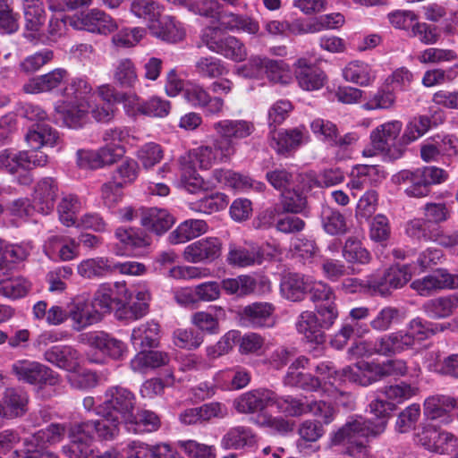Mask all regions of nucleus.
Masks as SVG:
<instances>
[{"mask_svg": "<svg viewBox=\"0 0 458 458\" xmlns=\"http://www.w3.org/2000/svg\"><path fill=\"white\" fill-rule=\"evenodd\" d=\"M303 134L299 129L285 131H271L269 145L278 154L284 155L297 148L302 142Z\"/></svg>", "mask_w": 458, "mask_h": 458, "instance_id": "obj_42", "label": "nucleus"}, {"mask_svg": "<svg viewBox=\"0 0 458 458\" xmlns=\"http://www.w3.org/2000/svg\"><path fill=\"white\" fill-rule=\"evenodd\" d=\"M68 315L73 321L72 327L76 331L101 320V312L95 310L91 303L81 299H76L71 303Z\"/></svg>", "mask_w": 458, "mask_h": 458, "instance_id": "obj_28", "label": "nucleus"}, {"mask_svg": "<svg viewBox=\"0 0 458 458\" xmlns=\"http://www.w3.org/2000/svg\"><path fill=\"white\" fill-rule=\"evenodd\" d=\"M80 429L75 423L69 430L70 444L63 447L64 454L69 458H89L92 454L91 443Z\"/></svg>", "mask_w": 458, "mask_h": 458, "instance_id": "obj_39", "label": "nucleus"}, {"mask_svg": "<svg viewBox=\"0 0 458 458\" xmlns=\"http://www.w3.org/2000/svg\"><path fill=\"white\" fill-rule=\"evenodd\" d=\"M222 242L216 237L199 240L185 248L184 257L191 262L215 260L221 254Z\"/></svg>", "mask_w": 458, "mask_h": 458, "instance_id": "obj_23", "label": "nucleus"}, {"mask_svg": "<svg viewBox=\"0 0 458 458\" xmlns=\"http://www.w3.org/2000/svg\"><path fill=\"white\" fill-rule=\"evenodd\" d=\"M87 344L99 350L103 354L114 360H120L126 352V345L106 332L98 331L85 335Z\"/></svg>", "mask_w": 458, "mask_h": 458, "instance_id": "obj_26", "label": "nucleus"}, {"mask_svg": "<svg viewBox=\"0 0 458 458\" xmlns=\"http://www.w3.org/2000/svg\"><path fill=\"white\" fill-rule=\"evenodd\" d=\"M295 77L299 86L305 90L321 89L327 80L325 72L311 64L306 58H300L295 63Z\"/></svg>", "mask_w": 458, "mask_h": 458, "instance_id": "obj_24", "label": "nucleus"}, {"mask_svg": "<svg viewBox=\"0 0 458 458\" xmlns=\"http://www.w3.org/2000/svg\"><path fill=\"white\" fill-rule=\"evenodd\" d=\"M409 326L413 340H415V344L451 327L450 323L433 324L424 322L420 318L411 319L409 322Z\"/></svg>", "mask_w": 458, "mask_h": 458, "instance_id": "obj_55", "label": "nucleus"}, {"mask_svg": "<svg viewBox=\"0 0 458 458\" xmlns=\"http://www.w3.org/2000/svg\"><path fill=\"white\" fill-rule=\"evenodd\" d=\"M411 287L421 296H429L444 289L458 288V274H452L445 268H437L420 279H416Z\"/></svg>", "mask_w": 458, "mask_h": 458, "instance_id": "obj_16", "label": "nucleus"}, {"mask_svg": "<svg viewBox=\"0 0 458 458\" xmlns=\"http://www.w3.org/2000/svg\"><path fill=\"white\" fill-rule=\"evenodd\" d=\"M403 128L399 121L385 123L370 133L371 147L365 148L362 153L365 157H373L377 154H382L391 160H395L403 157L404 148L396 141Z\"/></svg>", "mask_w": 458, "mask_h": 458, "instance_id": "obj_6", "label": "nucleus"}, {"mask_svg": "<svg viewBox=\"0 0 458 458\" xmlns=\"http://www.w3.org/2000/svg\"><path fill=\"white\" fill-rule=\"evenodd\" d=\"M448 178L445 170L437 166H424L415 170H402L394 176L404 192L412 198H424L430 194L433 185L445 182Z\"/></svg>", "mask_w": 458, "mask_h": 458, "instance_id": "obj_4", "label": "nucleus"}, {"mask_svg": "<svg viewBox=\"0 0 458 458\" xmlns=\"http://www.w3.org/2000/svg\"><path fill=\"white\" fill-rule=\"evenodd\" d=\"M174 223L173 216L165 209L152 208L140 211V225L157 235L167 232Z\"/></svg>", "mask_w": 458, "mask_h": 458, "instance_id": "obj_32", "label": "nucleus"}, {"mask_svg": "<svg viewBox=\"0 0 458 458\" xmlns=\"http://www.w3.org/2000/svg\"><path fill=\"white\" fill-rule=\"evenodd\" d=\"M25 28L38 32L46 21V13L41 0H23Z\"/></svg>", "mask_w": 458, "mask_h": 458, "instance_id": "obj_47", "label": "nucleus"}, {"mask_svg": "<svg viewBox=\"0 0 458 458\" xmlns=\"http://www.w3.org/2000/svg\"><path fill=\"white\" fill-rule=\"evenodd\" d=\"M415 442L428 451L449 454L458 447V438L453 433L428 424L415 435Z\"/></svg>", "mask_w": 458, "mask_h": 458, "instance_id": "obj_11", "label": "nucleus"}, {"mask_svg": "<svg viewBox=\"0 0 458 458\" xmlns=\"http://www.w3.org/2000/svg\"><path fill=\"white\" fill-rule=\"evenodd\" d=\"M146 230L144 227H119L114 235L127 250L141 251L152 244V237Z\"/></svg>", "mask_w": 458, "mask_h": 458, "instance_id": "obj_30", "label": "nucleus"}, {"mask_svg": "<svg viewBox=\"0 0 458 458\" xmlns=\"http://www.w3.org/2000/svg\"><path fill=\"white\" fill-rule=\"evenodd\" d=\"M320 216L323 229L327 233L340 235L347 233L346 219L340 211L330 207H325L321 211Z\"/></svg>", "mask_w": 458, "mask_h": 458, "instance_id": "obj_49", "label": "nucleus"}, {"mask_svg": "<svg viewBox=\"0 0 458 458\" xmlns=\"http://www.w3.org/2000/svg\"><path fill=\"white\" fill-rule=\"evenodd\" d=\"M293 188H289L283 191L281 205L285 212L289 213H300L301 212L307 204L306 196L303 194L304 187L300 189L294 185Z\"/></svg>", "mask_w": 458, "mask_h": 458, "instance_id": "obj_60", "label": "nucleus"}, {"mask_svg": "<svg viewBox=\"0 0 458 458\" xmlns=\"http://www.w3.org/2000/svg\"><path fill=\"white\" fill-rule=\"evenodd\" d=\"M58 187L51 177L40 180L34 191V208L43 215L49 214L55 207L57 198Z\"/></svg>", "mask_w": 458, "mask_h": 458, "instance_id": "obj_27", "label": "nucleus"}, {"mask_svg": "<svg viewBox=\"0 0 458 458\" xmlns=\"http://www.w3.org/2000/svg\"><path fill=\"white\" fill-rule=\"evenodd\" d=\"M307 293L311 301L316 303L317 312L323 318L324 326L330 327L338 317L334 290L325 282L318 281L313 284L309 283Z\"/></svg>", "mask_w": 458, "mask_h": 458, "instance_id": "obj_12", "label": "nucleus"}, {"mask_svg": "<svg viewBox=\"0 0 458 458\" xmlns=\"http://www.w3.org/2000/svg\"><path fill=\"white\" fill-rule=\"evenodd\" d=\"M309 287L304 276L297 273H288L284 276L280 284V291L284 298L292 301H301Z\"/></svg>", "mask_w": 458, "mask_h": 458, "instance_id": "obj_41", "label": "nucleus"}, {"mask_svg": "<svg viewBox=\"0 0 458 458\" xmlns=\"http://www.w3.org/2000/svg\"><path fill=\"white\" fill-rule=\"evenodd\" d=\"M164 7L154 0H133L131 12L138 18L155 24L162 16Z\"/></svg>", "mask_w": 458, "mask_h": 458, "instance_id": "obj_53", "label": "nucleus"}, {"mask_svg": "<svg viewBox=\"0 0 458 458\" xmlns=\"http://www.w3.org/2000/svg\"><path fill=\"white\" fill-rule=\"evenodd\" d=\"M402 316L399 309L392 306H386L381 309L377 315L370 320L369 327L376 332H386L393 325L401 321Z\"/></svg>", "mask_w": 458, "mask_h": 458, "instance_id": "obj_57", "label": "nucleus"}, {"mask_svg": "<svg viewBox=\"0 0 458 458\" xmlns=\"http://www.w3.org/2000/svg\"><path fill=\"white\" fill-rule=\"evenodd\" d=\"M342 256L349 264L368 265L372 260L370 252L356 237H348L342 248Z\"/></svg>", "mask_w": 458, "mask_h": 458, "instance_id": "obj_45", "label": "nucleus"}, {"mask_svg": "<svg viewBox=\"0 0 458 458\" xmlns=\"http://www.w3.org/2000/svg\"><path fill=\"white\" fill-rule=\"evenodd\" d=\"M169 362V355L161 351H147L139 352L131 360V368L133 371L145 372L148 369H157Z\"/></svg>", "mask_w": 458, "mask_h": 458, "instance_id": "obj_40", "label": "nucleus"}, {"mask_svg": "<svg viewBox=\"0 0 458 458\" xmlns=\"http://www.w3.org/2000/svg\"><path fill=\"white\" fill-rule=\"evenodd\" d=\"M101 418L96 420L84 421L78 424L88 439L92 442L95 437L100 440L110 441L114 439L120 431L122 420L106 414H98Z\"/></svg>", "mask_w": 458, "mask_h": 458, "instance_id": "obj_18", "label": "nucleus"}, {"mask_svg": "<svg viewBox=\"0 0 458 458\" xmlns=\"http://www.w3.org/2000/svg\"><path fill=\"white\" fill-rule=\"evenodd\" d=\"M430 119L428 116H420L414 118L406 125L402 137L399 140V145L405 147L424 135L430 128Z\"/></svg>", "mask_w": 458, "mask_h": 458, "instance_id": "obj_59", "label": "nucleus"}, {"mask_svg": "<svg viewBox=\"0 0 458 458\" xmlns=\"http://www.w3.org/2000/svg\"><path fill=\"white\" fill-rule=\"evenodd\" d=\"M369 332V329L366 325L360 322H349L348 319H345L339 331L335 335L331 343L336 349H342L347 344L352 337H362Z\"/></svg>", "mask_w": 458, "mask_h": 458, "instance_id": "obj_54", "label": "nucleus"}, {"mask_svg": "<svg viewBox=\"0 0 458 458\" xmlns=\"http://www.w3.org/2000/svg\"><path fill=\"white\" fill-rule=\"evenodd\" d=\"M128 424L133 425L136 432H153L159 428L160 420L155 412L141 410L132 412V420H128Z\"/></svg>", "mask_w": 458, "mask_h": 458, "instance_id": "obj_63", "label": "nucleus"}, {"mask_svg": "<svg viewBox=\"0 0 458 458\" xmlns=\"http://www.w3.org/2000/svg\"><path fill=\"white\" fill-rule=\"evenodd\" d=\"M92 93L93 88L89 82L79 77L73 78L64 88V96L74 99L72 106L57 107V112L66 126L76 129L86 123L90 107L89 98Z\"/></svg>", "mask_w": 458, "mask_h": 458, "instance_id": "obj_3", "label": "nucleus"}, {"mask_svg": "<svg viewBox=\"0 0 458 458\" xmlns=\"http://www.w3.org/2000/svg\"><path fill=\"white\" fill-rule=\"evenodd\" d=\"M256 442V437L250 428L237 426L232 428L223 437L222 444L225 448H243L251 446Z\"/></svg>", "mask_w": 458, "mask_h": 458, "instance_id": "obj_50", "label": "nucleus"}, {"mask_svg": "<svg viewBox=\"0 0 458 458\" xmlns=\"http://www.w3.org/2000/svg\"><path fill=\"white\" fill-rule=\"evenodd\" d=\"M115 270L121 274L137 276L145 271V266L138 262L111 263L107 259L97 258L85 259L77 267L78 274L89 279L101 277Z\"/></svg>", "mask_w": 458, "mask_h": 458, "instance_id": "obj_10", "label": "nucleus"}, {"mask_svg": "<svg viewBox=\"0 0 458 458\" xmlns=\"http://www.w3.org/2000/svg\"><path fill=\"white\" fill-rule=\"evenodd\" d=\"M458 308V294L440 296L428 300L422 305V310L431 319H442L451 317Z\"/></svg>", "mask_w": 458, "mask_h": 458, "instance_id": "obj_34", "label": "nucleus"}, {"mask_svg": "<svg viewBox=\"0 0 458 458\" xmlns=\"http://www.w3.org/2000/svg\"><path fill=\"white\" fill-rule=\"evenodd\" d=\"M71 25L76 30L92 33L109 34L117 29L116 21L104 11L91 9L71 19Z\"/></svg>", "mask_w": 458, "mask_h": 458, "instance_id": "obj_17", "label": "nucleus"}, {"mask_svg": "<svg viewBox=\"0 0 458 458\" xmlns=\"http://www.w3.org/2000/svg\"><path fill=\"white\" fill-rule=\"evenodd\" d=\"M65 433V428L60 424H50L44 429H40L31 437L26 439L30 445L39 446L47 445V444H54L59 442Z\"/></svg>", "mask_w": 458, "mask_h": 458, "instance_id": "obj_61", "label": "nucleus"}, {"mask_svg": "<svg viewBox=\"0 0 458 458\" xmlns=\"http://www.w3.org/2000/svg\"><path fill=\"white\" fill-rule=\"evenodd\" d=\"M194 72L201 78L215 79L224 75L226 69L220 59L214 56H206L196 61Z\"/></svg>", "mask_w": 458, "mask_h": 458, "instance_id": "obj_58", "label": "nucleus"}, {"mask_svg": "<svg viewBox=\"0 0 458 458\" xmlns=\"http://www.w3.org/2000/svg\"><path fill=\"white\" fill-rule=\"evenodd\" d=\"M342 375L350 382L362 386H370L383 379L380 363L364 360L344 368Z\"/></svg>", "mask_w": 458, "mask_h": 458, "instance_id": "obj_20", "label": "nucleus"}, {"mask_svg": "<svg viewBox=\"0 0 458 458\" xmlns=\"http://www.w3.org/2000/svg\"><path fill=\"white\" fill-rule=\"evenodd\" d=\"M321 324L318 322L316 314L312 311H303L300 314L296 321L297 331L303 335L308 342L321 345L326 341V335L323 331V318Z\"/></svg>", "mask_w": 458, "mask_h": 458, "instance_id": "obj_29", "label": "nucleus"}, {"mask_svg": "<svg viewBox=\"0 0 458 458\" xmlns=\"http://www.w3.org/2000/svg\"><path fill=\"white\" fill-rule=\"evenodd\" d=\"M455 400L446 395H433L424 402V415L428 420H436L440 419L441 422L447 424L451 421L448 412L455 407Z\"/></svg>", "mask_w": 458, "mask_h": 458, "instance_id": "obj_33", "label": "nucleus"}, {"mask_svg": "<svg viewBox=\"0 0 458 458\" xmlns=\"http://www.w3.org/2000/svg\"><path fill=\"white\" fill-rule=\"evenodd\" d=\"M275 393L268 389H254L246 392L234 400V408L240 413H254L273 406Z\"/></svg>", "mask_w": 458, "mask_h": 458, "instance_id": "obj_21", "label": "nucleus"}, {"mask_svg": "<svg viewBox=\"0 0 458 458\" xmlns=\"http://www.w3.org/2000/svg\"><path fill=\"white\" fill-rule=\"evenodd\" d=\"M372 342L375 355L385 357L402 353L412 349L415 345V340H413L409 324L404 330L382 335Z\"/></svg>", "mask_w": 458, "mask_h": 458, "instance_id": "obj_15", "label": "nucleus"}, {"mask_svg": "<svg viewBox=\"0 0 458 458\" xmlns=\"http://www.w3.org/2000/svg\"><path fill=\"white\" fill-rule=\"evenodd\" d=\"M436 226L427 222L424 218H414L407 222L406 234L419 242H432Z\"/></svg>", "mask_w": 458, "mask_h": 458, "instance_id": "obj_62", "label": "nucleus"}, {"mask_svg": "<svg viewBox=\"0 0 458 458\" xmlns=\"http://www.w3.org/2000/svg\"><path fill=\"white\" fill-rule=\"evenodd\" d=\"M218 138L213 141V150L218 162H228L236 153L235 140L250 136L255 131L252 122L247 120H220L214 123Z\"/></svg>", "mask_w": 458, "mask_h": 458, "instance_id": "obj_2", "label": "nucleus"}, {"mask_svg": "<svg viewBox=\"0 0 458 458\" xmlns=\"http://www.w3.org/2000/svg\"><path fill=\"white\" fill-rule=\"evenodd\" d=\"M134 408V394L126 388L114 386L106 392L105 401L98 406L97 413L113 416L128 425V420H132Z\"/></svg>", "mask_w": 458, "mask_h": 458, "instance_id": "obj_8", "label": "nucleus"}, {"mask_svg": "<svg viewBox=\"0 0 458 458\" xmlns=\"http://www.w3.org/2000/svg\"><path fill=\"white\" fill-rule=\"evenodd\" d=\"M114 286L119 294H123L118 298V301L122 304V312L125 318L136 320L148 314L149 305L147 301H133L131 303L132 294L128 292L125 286L121 283H115Z\"/></svg>", "mask_w": 458, "mask_h": 458, "instance_id": "obj_44", "label": "nucleus"}, {"mask_svg": "<svg viewBox=\"0 0 458 458\" xmlns=\"http://www.w3.org/2000/svg\"><path fill=\"white\" fill-rule=\"evenodd\" d=\"M264 259L262 249L253 243L239 245L230 243L226 257L227 263L234 267H249L260 265Z\"/></svg>", "mask_w": 458, "mask_h": 458, "instance_id": "obj_19", "label": "nucleus"}, {"mask_svg": "<svg viewBox=\"0 0 458 458\" xmlns=\"http://www.w3.org/2000/svg\"><path fill=\"white\" fill-rule=\"evenodd\" d=\"M47 361L69 372L76 371L81 363L80 352L70 345H55L44 353Z\"/></svg>", "mask_w": 458, "mask_h": 458, "instance_id": "obj_25", "label": "nucleus"}, {"mask_svg": "<svg viewBox=\"0 0 458 458\" xmlns=\"http://www.w3.org/2000/svg\"><path fill=\"white\" fill-rule=\"evenodd\" d=\"M25 139L31 149L19 152L10 149L2 150L0 152V170L5 168L13 174L20 170H31L46 165L47 155L39 149L43 146L54 147L56 145L59 136L57 131L48 124L38 123L29 130Z\"/></svg>", "mask_w": 458, "mask_h": 458, "instance_id": "obj_1", "label": "nucleus"}, {"mask_svg": "<svg viewBox=\"0 0 458 458\" xmlns=\"http://www.w3.org/2000/svg\"><path fill=\"white\" fill-rule=\"evenodd\" d=\"M215 162H218V160L211 146H200L182 156L179 165L183 187L191 193L203 189L205 183L197 173V167L208 169Z\"/></svg>", "mask_w": 458, "mask_h": 458, "instance_id": "obj_5", "label": "nucleus"}, {"mask_svg": "<svg viewBox=\"0 0 458 458\" xmlns=\"http://www.w3.org/2000/svg\"><path fill=\"white\" fill-rule=\"evenodd\" d=\"M384 431V422L373 424L370 420L361 416L352 418L341 428L337 430L333 437L335 445L354 442L355 439L365 442L369 436H377Z\"/></svg>", "mask_w": 458, "mask_h": 458, "instance_id": "obj_14", "label": "nucleus"}, {"mask_svg": "<svg viewBox=\"0 0 458 458\" xmlns=\"http://www.w3.org/2000/svg\"><path fill=\"white\" fill-rule=\"evenodd\" d=\"M219 285L220 290L223 289L227 294L242 297L254 293L258 282L249 275H242L235 278L224 279Z\"/></svg>", "mask_w": 458, "mask_h": 458, "instance_id": "obj_46", "label": "nucleus"}, {"mask_svg": "<svg viewBox=\"0 0 458 458\" xmlns=\"http://www.w3.org/2000/svg\"><path fill=\"white\" fill-rule=\"evenodd\" d=\"M30 288L29 283L21 277H8L7 276L0 278V294L17 299L27 294Z\"/></svg>", "mask_w": 458, "mask_h": 458, "instance_id": "obj_64", "label": "nucleus"}, {"mask_svg": "<svg viewBox=\"0 0 458 458\" xmlns=\"http://www.w3.org/2000/svg\"><path fill=\"white\" fill-rule=\"evenodd\" d=\"M160 341V326L155 321H148L132 329L131 343L135 350L156 348Z\"/></svg>", "mask_w": 458, "mask_h": 458, "instance_id": "obj_31", "label": "nucleus"}, {"mask_svg": "<svg viewBox=\"0 0 458 458\" xmlns=\"http://www.w3.org/2000/svg\"><path fill=\"white\" fill-rule=\"evenodd\" d=\"M12 370L19 380L30 385L56 386L60 381L58 374L37 361L18 360L13 364Z\"/></svg>", "mask_w": 458, "mask_h": 458, "instance_id": "obj_13", "label": "nucleus"}, {"mask_svg": "<svg viewBox=\"0 0 458 458\" xmlns=\"http://www.w3.org/2000/svg\"><path fill=\"white\" fill-rule=\"evenodd\" d=\"M113 78L119 87L131 89L138 81L135 64L129 58L120 59L114 65Z\"/></svg>", "mask_w": 458, "mask_h": 458, "instance_id": "obj_48", "label": "nucleus"}, {"mask_svg": "<svg viewBox=\"0 0 458 458\" xmlns=\"http://www.w3.org/2000/svg\"><path fill=\"white\" fill-rule=\"evenodd\" d=\"M215 313L197 311L191 316V323L201 331L209 334H216L219 329V319L225 317V312L221 307H214Z\"/></svg>", "mask_w": 458, "mask_h": 458, "instance_id": "obj_51", "label": "nucleus"}, {"mask_svg": "<svg viewBox=\"0 0 458 458\" xmlns=\"http://www.w3.org/2000/svg\"><path fill=\"white\" fill-rule=\"evenodd\" d=\"M201 39L211 52L234 62H242L247 56V49L239 38L230 35L222 36L217 28H207Z\"/></svg>", "mask_w": 458, "mask_h": 458, "instance_id": "obj_9", "label": "nucleus"}, {"mask_svg": "<svg viewBox=\"0 0 458 458\" xmlns=\"http://www.w3.org/2000/svg\"><path fill=\"white\" fill-rule=\"evenodd\" d=\"M150 30L157 38L169 43H177L185 37L184 29L172 16H161L159 21L151 24Z\"/></svg>", "mask_w": 458, "mask_h": 458, "instance_id": "obj_36", "label": "nucleus"}, {"mask_svg": "<svg viewBox=\"0 0 458 458\" xmlns=\"http://www.w3.org/2000/svg\"><path fill=\"white\" fill-rule=\"evenodd\" d=\"M67 74L64 69H55L48 73L32 78L23 86V89L31 94L50 91L61 85Z\"/></svg>", "mask_w": 458, "mask_h": 458, "instance_id": "obj_38", "label": "nucleus"}, {"mask_svg": "<svg viewBox=\"0 0 458 458\" xmlns=\"http://www.w3.org/2000/svg\"><path fill=\"white\" fill-rule=\"evenodd\" d=\"M208 225L202 219H189L181 223L175 230L170 233L168 241L171 244L184 243L205 233Z\"/></svg>", "mask_w": 458, "mask_h": 458, "instance_id": "obj_37", "label": "nucleus"}, {"mask_svg": "<svg viewBox=\"0 0 458 458\" xmlns=\"http://www.w3.org/2000/svg\"><path fill=\"white\" fill-rule=\"evenodd\" d=\"M28 403L27 392L21 388H7L0 401V416L5 419L21 417L28 411Z\"/></svg>", "mask_w": 458, "mask_h": 458, "instance_id": "obj_22", "label": "nucleus"}, {"mask_svg": "<svg viewBox=\"0 0 458 458\" xmlns=\"http://www.w3.org/2000/svg\"><path fill=\"white\" fill-rule=\"evenodd\" d=\"M278 411L287 416L298 417L306 413L321 418L325 424H328L333 420L334 409L324 401L309 402L307 398H296L292 395L278 396L275 393V401Z\"/></svg>", "mask_w": 458, "mask_h": 458, "instance_id": "obj_7", "label": "nucleus"}, {"mask_svg": "<svg viewBox=\"0 0 458 458\" xmlns=\"http://www.w3.org/2000/svg\"><path fill=\"white\" fill-rule=\"evenodd\" d=\"M275 306L269 302H254L242 310L243 318L254 327H262L271 324Z\"/></svg>", "mask_w": 458, "mask_h": 458, "instance_id": "obj_43", "label": "nucleus"}, {"mask_svg": "<svg viewBox=\"0 0 458 458\" xmlns=\"http://www.w3.org/2000/svg\"><path fill=\"white\" fill-rule=\"evenodd\" d=\"M219 34L222 30H242L249 34H257L259 30V22L246 15H239L233 13H219L218 26Z\"/></svg>", "mask_w": 458, "mask_h": 458, "instance_id": "obj_35", "label": "nucleus"}, {"mask_svg": "<svg viewBox=\"0 0 458 458\" xmlns=\"http://www.w3.org/2000/svg\"><path fill=\"white\" fill-rule=\"evenodd\" d=\"M343 74L346 81L360 86L369 85L375 78L369 65L362 62L350 63L344 68Z\"/></svg>", "mask_w": 458, "mask_h": 458, "instance_id": "obj_56", "label": "nucleus"}, {"mask_svg": "<svg viewBox=\"0 0 458 458\" xmlns=\"http://www.w3.org/2000/svg\"><path fill=\"white\" fill-rule=\"evenodd\" d=\"M213 178L220 184L236 190H245L253 186L252 179L248 175L228 169H215Z\"/></svg>", "mask_w": 458, "mask_h": 458, "instance_id": "obj_52", "label": "nucleus"}]
</instances>
